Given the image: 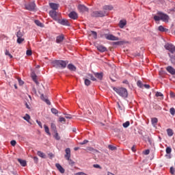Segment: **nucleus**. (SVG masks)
Here are the masks:
<instances>
[{
    "label": "nucleus",
    "instance_id": "f257e3e1",
    "mask_svg": "<svg viewBox=\"0 0 175 175\" xmlns=\"http://www.w3.org/2000/svg\"><path fill=\"white\" fill-rule=\"evenodd\" d=\"M53 68H56L58 69V68H61V69H65L66 68V65L69 64V62L68 60H54L51 62Z\"/></svg>",
    "mask_w": 175,
    "mask_h": 175
},
{
    "label": "nucleus",
    "instance_id": "f03ea898",
    "mask_svg": "<svg viewBox=\"0 0 175 175\" xmlns=\"http://www.w3.org/2000/svg\"><path fill=\"white\" fill-rule=\"evenodd\" d=\"M158 16H154V21H163L164 23H169V15L166 14H163V12H157Z\"/></svg>",
    "mask_w": 175,
    "mask_h": 175
},
{
    "label": "nucleus",
    "instance_id": "7ed1b4c3",
    "mask_svg": "<svg viewBox=\"0 0 175 175\" xmlns=\"http://www.w3.org/2000/svg\"><path fill=\"white\" fill-rule=\"evenodd\" d=\"M113 91H116L120 96L122 98H127L128 97V90H126L124 88H113Z\"/></svg>",
    "mask_w": 175,
    "mask_h": 175
},
{
    "label": "nucleus",
    "instance_id": "20e7f679",
    "mask_svg": "<svg viewBox=\"0 0 175 175\" xmlns=\"http://www.w3.org/2000/svg\"><path fill=\"white\" fill-rule=\"evenodd\" d=\"M105 16H107L106 11H94L92 13V17H105Z\"/></svg>",
    "mask_w": 175,
    "mask_h": 175
},
{
    "label": "nucleus",
    "instance_id": "39448f33",
    "mask_svg": "<svg viewBox=\"0 0 175 175\" xmlns=\"http://www.w3.org/2000/svg\"><path fill=\"white\" fill-rule=\"evenodd\" d=\"M49 16L53 18V20H55V21H57L58 20V17L59 16V14L55 10H51L49 12Z\"/></svg>",
    "mask_w": 175,
    "mask_h": 175
},
{
    "label": "nucleus",
    "instance_id": "423d86ee",
    "mask_svg": "<svg viewBox=\"0 0 175 175\" xmlns=\"http://www.w3.org/2000/svg\"><path fill=\"white\" fill-rule=\"evenodd\" d=\"M164 47L165 50H168V51L172 54L175 52V46L172 44L167 43L164 46Z\"/></svg>",
    "mask_w": 175,
    "mask_h": 175
},
{
    "label": "nucleus",
    "instance_id": "0eeeda50",
    "mask_svg": "<svg viewBox=\"0 0 175 175\" xmlns=\"http://www.w3.org/2000/svg\"><path fill=\"white\" fill-rule=\"evenodd\" d=\"M36 8V4H35L34 1L31 3H29L28 4L25 5V8L27 9V10H30L31 12L35 10Z\"/></svg>",
    "mask_w": 175,
    "mask_h": 175
},
{
    "label": "nucleus",
    "instance_id": "6e6552de",
    "mask_svg": "<svg viewBox=\"0 0 175 175\" xmlns=\"http://www.w3.org/2000/svg\"><path fill=\"white\" fill-rule=\"evenodd\" d=\"M105 38L107 40H120L118 37H116L113 34H105Z\"/></svg>",
    "mask_w": 175,
    "mask_h": 175
},
{
    "label": "nucleus",
    "instance_id": "1a4fd4ad",
    "mask_svg": "<svg viewBox=\"0 0 175 175\" xmlns=\"http://www.w3.org/2000/svg\"><path fill=\"white\" fill-rule=\"evenodd\" d=\"M68 17H70V18H72V20H77L79 16L77 15V13L76 12L72 11L69 13Z\"/></svg>",
    "mask_w": 175,
    "mask_h": 175
},
{
    "label": "nucleus",
    "instance_id": "9d476101",
    "mask_svg": "<svg viewBox=\"0 0 175 175\" xmlns=\"http://www.w3.org/2000/svg\"><path fill=\"white\" fill-rule=\"evenodd\" d=\"M59 24H61V25H66L67 27H69L70 25V23H69V21L66 19H59L58 21Z\"/></svg>",
    "mask_w": 175,
    "mask_h": 175
},
{
    "label": "nucleus",
    "instance_id": "9b49d317",
    "mask_svg": "<svg viewBox=\"0 0 175 175\" xmlns=\"http://www.w3.org/2000/svg\"><path fill=\"white\" fill-rule=\"evenodd\" d=\"M166 70L168 72V73H170V75H175V69L172 66H168L166 68Z\"/></svg>",
    "mask_w": 175,
    "mask_h": 175
},
{
    "label": "nucleus",
    "instance_id": "f8f14e48",
    "mask_svg": "<svg viewBox=\"0 0 175 175\" xmlns=\"http://www.w3.org/2000/svg\"><path fill=\"white\" fill-rule=\"evenodd\" d=\"M66 154L64 155V158L66 159H69L70 158V148H67L65 150Z\"/></svg>",
    "mask_w": 175,
    "mask_h": 175
},
{
    "label": "nucleus",
    "instance_id": "ddd939ff",
    "mask_svg": "<svg viewBox=\"0 0 175 175\" xmlns=\"http://www.w3.org/2000/svg\"><path fill=\"white\" fill-rule=\"evenodd\" d=\"M97 49L98 50V51H100V53H105V51H107V48L103 45H98Z\"/></svg>",
    "mask_w": 175,
    "mask_h": 175
},
{
    "label": "nucleus",
    "instance_id": "4468645a",
    "mask_svg": "<svg viewBox=\"0 0 175 175\" xmlns=\"http://www.w3.org/2000/svg\"><path fill=\"white\" fill-rule=\"evenodd\" d=\"M64 39H65V37H64V35L62 34L56 38V43H62L64 42Z\"/></svg>",
    "mask_w": 175,
    "mask_h": 175
},
{
    "label": "nucleus",
    "instance_id": "2eb2a0df",
    "mask_svg": "<svg viewBox=\"0 0 175 175\" xmlns=\"http://www.w3.org/2000/svg\"><path fill=\"white\" fill-rule=\"evenodd\" d=\"M55 166L57 169L59 170V172H60V173L62 174L65 173V169H64V167H62L59 163H56Z\"/></svg>",
    "mask_w": 175,
    "mask_h": 175
},
{
    "label": "nucleus",
    "instance_id": "dca6fc26",
    "mask_svg": "<svg viewBox=\"0 0 175 175\" xmlns=\"http://www.w3.org/2000/svg\"><path fill=\"white\" fill-rule=\"evenodd\" d=\"M49 6L53 10L56 11L58 9V4L54 3H50Z\"/></svg>",
    "mask_w": 175,
    "mask_h": 175
},
{
    "label": "nucleus",
    "instance_id": "f3484780",
    "mask_svg": "<svg viewBox=\"0 0 175 175\" xmlns=\"http://www.w3.org/2000/svg\"><path fill=\"white\" fill-rule=\"evenodd\" d=\"M67 68L68 69H69V70H71L72 72H76V66L72 64H68Z\"/></svg>",
    "mask_w": 175,
    "mask_h": 175
},
{
    "label": "nucleus",
    "instance_id": "a211bd4d",
    "mask_svg": "<svg viewBox=\"0 0 175 175\" xmlns=\"http://www.w3.org/2000/svg\"><path fill=\"white\" fill-rule=\"evenodd\" d=\"M78 8L81 12H88V9L85 5H79Z\"/></svg>",
    "mask_w": 175,
    "mask_h": 175
},
{
    "label": "nucleus",
    "instance_id": "6ab92c4d",
    "mask_svg": "<svg viewBox=\"0 0 175 175\" xmlns=\"http://www.w3.org/2000/svg\"><path fill=\"white\" fill-rule=\"evenodd\" d=\"M103 9L104 12H106V10H113V5H104Z\"/></svg>",
    "mask_w": 175,
    "mask_h": 175
},
{
    "label": "nucleus",
    "instance_id": "aec40b11",
    "mask_svg": "<svg viewBox=\"0 0 175 175\" xmlns=\"http://www.w3.org/2000/svg\"><path fill=\"white\" fill-rule=\"evenodd\" d=\"M95 77H96L97 79H98L99 80H102V79L103 78V73L100 72H97L94 74Z\"/></svg>",
    "mask_w": 175,
    "mask_h": 175
},
{
    "label": "nucleus",
    "instance_id": "412c9836",
    "mask_svg": "<svg viewBox=\"0 0 175 175\" xmlns=\"http://www.w3.org/2000/svg\"><path fill=\"white\" fill-rule=\"evenodd\" d=\"M126 25V21H122L121 20L119 23V27L120 28H124Z\"/></svg>",
    "mask_w": 175,
    "mask_h": 175
},
{
    "label": "nucleus",
    "instance_id": "4be33fe9",
    "mask_svg": "<svg viewBox=\"0 0 175 175\" xmlns=\"http://www.w3.org/2000/svg\"><path fill=\"white\" fill-rule=\"evenodd\" d=\"M40 98L42 99V100H44V102H46V105H51L50 100H49V99L47 98H45L44 94H41Z\"/></svg>",
    "mask_w": 175,
    "mask_h": 175
},
{
    "label": "nucleus",
    "instance_id": "5701e85b",
    "mask_svg": "<svg viewBox=\"0 0 175 175\" xmlns=\"http://www.w3.org/2000/svg\"><path fill=\"white\" fill-rule=\"evenodd\" d=\"M18 161L21 163V166H23V167L27 166V161L25 160L18 159Z\"/></svg>",
    "mask_w": 175,
    "mask_h": 175
},
{
    "label": "nucleus",
    "instance_id": "b1692460",
    "mask_svg": "<svg viewBox=\"0 0 175 175\" xmlns=\"http://www.w3.org/2000/svg\"><path fill=\"white\" fill-rule=\"evenodd\" d=\"M44 129L46 133L48 134L49 136H51V133H50V129H49V126H47V125L44 124Z\"/></svg>",
    "mask_w": 175,
    "mask_h": 175
},
{
    "label": "nucleus",
    "instance_id": "393cba45",
    "mask_svg": "<svg viewBox=\"0 0 175 175\" xmlns=\"http://www.w3.org/2000/svg\"><path fill=\"white\" fill-rule=\"evenodd\" d=\"M34 23H35L36 25H38V27H40L41 28H43V27H44L43 23H42L40 22V21L36 20V21H34Z\"/></svg>",
    "mask_w": 175,
    "mask_h": 175
},
{
    "label": "nucleus",
    "instance_id": "a878e982",
    "mask_svg": "<svg viewBox=\"0 0 175 175\" xmlns=\"http://www.w3.org/2000/svg\"><path fill=\"white\" fill-rule=\"evenodd\" d=\"M36 74H35V72H32L31 73V78L33 81L34 83H36V84H38V80L36 79Z\"/></svg>",
    "mask_w": 175,
    "mask_h": 175
},
{
    "label": "nucleus",
    "instance_id": "bb28decb",
    "mask_svg": "<svg viewBox=\"0 0 175 175\" xmlns=\"http://www.w3.org/2000/svg\"><path fill=\"white\" fill-rule=\"evenodd\" d=\"M152 125H157L158 124V118H152L151 119Z\"/></svg>",
    "mask_w": 175,
    "mask_h": 175
},
{
    "label": "nucleus",
    "instance_id": "cd10ccee",
    "mask_svg": "<svg viewBox=\"0 0 175 175\" xmlns=\"http://www.w3.org/2000/svg\"><path fill=\"white\" fill-rule=\"evenodd\" d=\"M167 133L168 136L172 137L174 135L173 130L172 129H167Z\"/></svg>",
    "mask_w": 175,
    "mask_h": 175
},
{
    "label": "nucleus",
    "instance_id": "c85d7f7f",
    "mask_svg": "<svg viewBox=\"0 0 175 175\" xmlns=\"http://www.w3.org/2000/svg\"><path fill=\"white\" fill-rule=\"evenodd\" d=\"M51 128L53 132H57V126H55V124L51 123Z\"/></svg>",
    "mask_w": 175,
    "mask_h": 175
},
{
    "label": "nucleus",
    "instance_id": "c756f323",
    "mask_svg": "<svg viewBox=\"0 0 175 175\" xmlns=\"http://www.w3.org/2000/svg\"><path fill=\"white\" fill-rule=\"evenodd\" d=\"M38 157H40L41 158H46V154H44V153H43V152H40V151H38L37 152Z\"/></svg>",
    "mask_w": 175,
    "mask_h": 175
},
{
    "label": "nucleus",
    "instance_id": "7c9ffc66",
    "mask_svg": "<svg viewBox=\"0 0 175 175\" xmlns=\"http://www.w3.org/2000/svg\"><path fill=\"white\" fill-rule=\"evenodd\" d=\"M84 83L85 85H87L88 87V85H90L91 84V81H90V79H84Z\"/></svg>",
    "mask_w": 175,
    "mask_h": 175
},
{
    "label": "nucleus",
    "instance_id": "2f4dec72",
    "mask_svg": "<svg viewBox=\"0 0 175 175\" xmlns=\"http://www.w3.org/2000/svg\"><path fill=\"white\" fill-rule=\"evenodd\" d=\"M23 120H25V121L29 122V120H31V116H29V115L28 114H26L25 116L23 117Z\"/></svg>",
    "mask_w": 175,
    "mask_h": 175
},
{
    "label": "nucleus",
    "instance_id": "473e14b6",
    "mask_svg": "<svg viewBox=\"0 0 175 175\" xmlns=\"http://www.w3.org/2000/svg\"><path fill=\"white\" fill-rule=\"evenodd\" d=\"M91 35H92L93 38H94L95 39H97L98 33H96V31H92Z\"/></svg>",
    "mask_w": 175,
    "mask_h": 175
},
{
    "label": "nucleus",
    "instance_id": "72a5a7b5",
    "mask_svg": "<svg viewBox=\"0 0 175 175\" xmlns=\"http://www.w3.org/2000/svg\"><path fill=\"white\" fill-rule=\"evenodd\" d=\"M23 40H24V38L23 37H21V38H17L16 42H17V43H18V44H21V43H23Z\"/></svg>",
    "mask_w": 175,
    "mask_h": 175
},
{
    "label": "nucleus",
    "instance_id": "f704fd0d",
    "mask_svg": "<svg viewBox=\"0 0 175 175\" xmlns=\"http://www.w3.org/2000/svg\"><path fill=\"white\" fill-rule=\"evenodd\" d=\"M155 96H157V98L161 96L162 98V99H163V94H162L160 92H157L156 94H155Z\"/></svg>",
    "mask_w": 175,
    "mask_h": 175
},
{
    "label": "nucleus",
    "instance_id": "c9c22d12",
    "mask_svg": "<svg viewBox=\"0 0 175 175\" xmlns=\"http://www.w3.org/2000/svg\"><path fill=\"white\" fill-rule=\"evenodd\" d=\"M55 133V135H54V137L56 140H59L61 139V137H59V135H58V133L56 131V132H54Z\"/></svg>",
    "mask_w": 175,
    "mask_h": 175
},
{
    "label": "nucleus",
    "instance_id": "e433bc0d",
    "mask_svg": "<svg viewBox=\"0 0 175 175\" xmlns=\"http://www.w3.org/2000/svg\"><path fill=\"white\" fill-rule=\"evenodd\" d=\"M122 125L124 128H128V126L131 125V122L129 121H126V122L123 123Z\"/></svg>",
    "mask_w": 175,
    "mask_h": 175
},
{
    "label": "nucleus",
    "instance_id": "4c0bfd02",
    "mask_svg": "<svg viewBox=\"0 0 175 175\" xmlns=\"http://www.w3.org/2000/svg\"><path fill=\"white\" fill-rule=\"evenodd\" d=\"M108 148H109V150H111V151H114L115 150H117V148L112 145H109Z\"/></svg>",
    "mask_w": 175,
    "mask_h": 175
},
{
    "label": "nucleus",
    "instance_id": "58836bf2",
    "mask_svg": "<svg viewBox=\"0 0 175 175\" xmlns=\"http://www.w3.org/2000/svg\"><path fill=\"white\" fill-rule=\"evenodd\" d=\"M16 36L17 38H23V32H21V31L19 30L16 33Z\"/></svg>",
    "mask_w": 175,
    "mask_h": 175
},
{
    "label": "nucleus",
    "instance_id": "ea45409f",
    "mask_svg": "<svg viewBox=\"0 0 175 175\" xmlns=\"http://www.w3.org/2000/svg\"><path fill=\"white\" fill-rule=\"evenodd\" d=\"M166 154H171L172 153V148L167 147L165 149Z\"/></svg>",
    "mask_w": 175,
    "mask_h": 175
},
{
    "label": "nucleus",
    "instance_id": "a19ab883",
    "mask_svg": "<svg viewBox=\"0 0 175 175\" xmlns=\"http://www.w3.org/2000/svg\"><path fill=\"white\" fill-rule=\"evenodd\" d=\"M137 87H139V88H143V87H144L143 83L140 81H138L137 82Z\"/></svg>",
    "mask_w": 175,
    "mask_h": 175
},
{
    "label": "nucleus",
    "instance_id": "79ce46f5",
    "mask_svg": "<svg viewBox=\"0 0 175 175\" xmlns=\"http://www.w3.org/2000/svg\"><path fill=\"white\" fill-rule=\"evenodd\" d=\"M5 55H8V57H10V58H13V55H12V54H10L9 51L5 50Z\"/></svg>",
    "mask_w": 175,
    "mask_h": 175
},
{
    "label": "nucleus",
    "instance_id": "37998d69",
    "mask_svg": "<svg viewBox=\"0 0 175 175\" xmlns=\"http://www.w3.org/2000/svg\"><path fill=\"white\" fill-rule=\"evenodd\" d=\"M159 31H160L161 32H165V31H166V29L161 25L159 27Z\"/></svg>",
    "mask_w": 175,
    "mask_h": 175
},
{
    "label": "nucleus",
    "instance_id": "c03bdc74",
    "mask_svg": "<svg viewBox=\"0 0 175 175\" xmlns=\"http://www.w3.org/2000/svg\"><path fill=\"white\" fill-rule=\"evenodd\" d=\"M170 114H172V116H174L175 115V109H174V108H173V107L170 108Z\"/></svg>",
    "mask_w": 175,
    "mask_h": 175
},
{
    "label": "nucleus",
    "instance_id": "a18cd8bd",
    "mask_svg": "<svg viewBox=\"0 0 175 175\" xmlns=\"http://www.w3.org/2000/svg\"><path fill=\"white\" fill-rule=\"evenodd\" d=\"M51 113H53V114H58V110H57L55 108H52Z\"/></svg>",
    "mask_w": 175,
    "mask_h": 175
},
{
    "label": "nucleus",
    "instance_id": "49530a36",
    "mask_svg": "<svg viewBox=\"0 0 175 175\" xmlns=\"http://www.w3.org/2000/svg\"><path fill=\"white\" fill-rule=\"evenodd\" d=\"M88 76H89V77L90 78V80H92V81H96V78H95L94 77H93L92 75L89 74Z\"/></svg>",
    "mask_w": 175,
    "mask_h": 175
},
{
    "label": "nucleus",
    "instance_id": "de8ad7c7",
    "mask_svg": "<svg viewBox=\"0 0 175 175\" xmlns=\"http://www.w3.org/2000/svg\"><path fill=\"white\" fill-rule=\"evenodd\" d=\"M67 161H68V163L69 165H70L71 166H73V165H75V162L72 161V159H70V158H69V159H67Z\"/></svg>",
    "mask_w": 175,
    "mask_h": 175
},
{
    "label": "nucleus",
    "instance_id": "09e8293b",
    "mask_svg": "<svg viewBox=\"0 0 175 175\" xmlns=\"http://www.w3.org/2000/svg\"><path fill=\"white\" fill-rule=\"evenodd\" d=\"M10 144L11 146H12L13 147H14V146H16V144H17V142H16V140H12L10 142Z\"/></svg>",
    "mask_w": 175,
    "mask_h": 175
},
{
    "label": "nucleus",
    "instance_id": "8fccbe9b",
    "mask_svg": "<svg viewBox=\"0 0 175 175\" xmlns=\"http://www.w3.org/2000/svg\"><path fill=\"white\" fill-rule=\"evenodd\" d=\"M93 167H94L96 169H102V167H100L99 164H94Z\"/></svg>",
    "mask_w": 175,
    "mask_h": 175
},
{
    "label": "nucleus",
    "instance_id": "3c124183",
    "mask_svg": "<svg viewBox=\"0 0 175 175\" xmlns=\"http://www.w3.org/2000/svg\"><path fill=\"white\" fill-rule=\"evenodd\" d=\"M114 44L121 45V44H124V42L122 41H118V42H115Z\"/></svg>",
    "mask_w": 175,
    "mask_h": 175
},
{
    "label": "nucleus",
    "instance_id": "603ef678",
    "mask_svg": "<svg viewBox=\"0 0 175 175\" xmlns=\"http://www.w3.org/2000/svg\"><path fill=\"white\" fill-rule=\"evenodd\" d=\"M87 143H88V140L85 139L83 142H80L79 144H81V146H83V144H87Z\"/></svg>",
    "mask_w": 175,
    "mask_h": 175
},
{
    "label": "nucleus",
    "instance_id": "864d4df0",
    "mask_svg": "<svg viewBox=\"0 0 175 175\" xmlns=\"http://www.w3.org/2000/svg\"><path fill=\"white\" fill-rule=\"evenodd\" d=\"M174 172H175L174 168L173 167H170V173H171V174L174 175Z\"/></svg>",
    "mask_w": 175,
    "mask_h": 175
},
{
    "label": "nucleus",
    "instance_id": "5fc2aeb1",
    "mask_svg": "<svg viewBox=\"0 0 175 175\" xmlns=\"http://www.w3.org/2000/svg\"><path fill=\"white\" fill-rule=\"evenodd\" d=\"M27 55H32V51L31 50H27L26 52Z\"/></svg>",
    "mask_w": 175,
    "mask_h": 175
},
{
    "label": "nucleus",
    "instance_id": "6e6d98bb",
    "mask_svg": "<svg viewBox=\"0 0 175 175\" xmlns=\"http://www.w3.org/2000/svg\"><path fill=\"white\" fill-rule=\"evenodd\" d=\"M59 122H66V120L64 118L60 117L59 118Z\"/></svg>",
    "mask_w": 175,
    "mask_h": 175
},
{
    "label": "nucleus",
    "instance_id": "4d7b16f0",
    "mask_svg": "<svg viewBox=\"0 0 175 175\" xmlns=\"http://www.w3.org/2000/svg\"><path fill=\"white\" fill-rule=\"evenodd\" d=\"M18 81L19 83V85H23L24 84V81H23V80H21V79H18Z\"/></svg>",
    "mask_w": 175,
    "mask_h": 175
},
{
    "label": "nucleus",
    "instance_id": "13d9d810",
    "mask_svg": "<svg viewBox=\"0 0 175 175\" xmlns=\"http://www.w3.org/2000/svg\"><path fill=\"white\" fill-rule=\"evenodd\" d=\"M170 98H175V94L173 92H170Z\"/></svg>",
    "mask_w": 175,
    "mask_h": 175
},
{
    "label": "nucleus",
    "instance_id": "bf43d9fd",
    "mask_svg": "<svg viewBox=\"0 0 175 175\" xmlns=\"http://www.w3.org/2000/svg\"><path fill=\"white\" fill-rule=\"evenodd\" d=\"M36 122L41 129L43 128V126H42V122L40 121L36 120Z\"/></svg>",
    "mask_w": 175,
    "mask_h": 175
},
{
    "label": "nucleus",
    "instance_id": "052dcab7",
    "mask_svg": "<svg viewBox=\"0 0 175 175\" xmlns=\"http://www.w3.org/2000/svg\"><path fill=\"white\" fill-rule=\"evenodd\" d=\"M144 155H148V154H150V150H146L144 152Z\"/></svg>",
    "mask_w": 175,
    "mask_h": 175
},
{
    "label": "nucleus",
    "instance_id": "680f3d73",
    "mask_svg": "<svg viewBox=\"0 0 175 175\" xmlns=\"http://www.w3.org/2000/svg\"><path fill=\"white\" fill-rule=\"evenodd\" d=\"M33 161L36 163H38V161H39V159L38 158V157H34Z\"/></svg>",
    "mask_w": 175,
    "mask_h": 175
},
{
    "label": "nucleus",
    "instance_id": "e2e57ef3",
    "mask_svg": "<svg viewBox=\"0 0 175 175\" xmlns=\"http://www.w3.org/2000/svg\"><path fill=\"white\" fill-rule=\"evenodd\" d=\"M75 175H85V174L84 172H78L76 173Z\"/></svg>",
    "mask_w": 175,
    "mask_h": 175
},
{
    "label": "nucleus",
    "instance_id": "0e129e2a",
    "mask_svg": "<svg viewBox=\"0 0 175 175\" xmlns=\"http://www.w3.org/2000/svg\"><path fill=\"white\" fill-rule=\"evenodd\" d=\"M65 118L70 120V119H72V116L70 115H67V116H65Z\"/></svg>",
    "mask_w": 175,
    "mask_h": 175
},
{
    "label": "nucleus",
    "instance_id": "69168bd1",
    "mask_svg": "<svg viewBox=\"0 0 175 175\" xmlns=\"http://www.w3.org/2000/svg\"><path fill=\"white\" fill-rule=\"evenodd\" d=\"M144 87L145 88H146L147 90H148V89L150 88V85L144 84Z\"/></svg>",
    "mask_w": 175,
    "mask_h": 175
},
{
    "label": "nucleus",
    "instance_id": "338daca9",
    "mask_svg": "<svg viewBox=\"0 0 175 175\" xmlns=\"http://www.w3.org/2000/svg\"><path fill=\"white\" fill-rule=\"evenodd\" d=\"M172 12H175V8H172L168 10V13H172Z\"/></svg>",
    "mask_w": 175,
    "mask_h": 175
},
{
    "label": "nucleus",
    "instance_id": "774afa93",
    "mask_svg": "<svg viewBox=\"0 0 175 175\" xmlns=\"http://www.w3.org/2000/svg\"><path fill=\"white\" fill-rule=\"evenodd\" d=\"M88 151H94V148L92 147L88 148Z\"/></svg>",
    "mask_w": 175,
    "mask_h": 175
}]
</instances>
